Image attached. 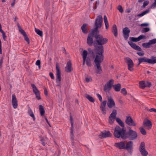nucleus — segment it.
Listing matches in <instances>:
<instances>
[{
    "label": "nucleus",
    "mask_w": 156,
    "mask_h": 156,
    "mask_svg": "<svg viewBox=\"0 0 156 156\" xmlns=\"http://www.w3.org/2000/svg\"><path fill=\"white\" fill-rule=\"evenodd\" d=\"M128 43L130 46L135 50H138L139 51H141L142 49L141 48L137 45L135 44L132 42L130 41H129Z\"/></svg>",
    "instance_id": "nucleus-21"
},
{
    "label": "nucleus",
    "mask_w": 156,
    "mask_h": 156,
    "mask_svg": "<svg viewBox=\"0 0 156 156\" xmlns=\"http://www.w3.org/2000/svg\"><path fill=\"white\" fill-rule=\"evenodd\" d=\"M39 109L41 115V116L44 115L45 112L44 107L41 105H39Z\"/></svg>",
    "instance_id": "nucleus-27"
},
{
    "label": "nucleus",
    "mask_w": 156,
    "mask_h": 156,
    "mask_svg": "<svg viewBox=\"0 0 156 156\" xmlns=\"http://www.w3.org/2000/svg\"><path fill=\"white\" fill-rule=\"evenodd\" d=\"M107 103V101L106 100L104 101L102 103H101L100 108H105V106Z\"/></svg>",
    "instance_id": "nucleus-40"
},
{
    "label": "nucleus",
    "mask_w": 156,
    "mask_h": 156,
    "mask_svg": "<svg viewBox=\"0 0 156 156\" xmlns=\"http://www.w3.org/2000/svg\"><path fill=\"white\" fill-rule=\"evenodd\" d=\"M103 22L102 17L101 15L98 16L95 19L94 26L95 27L92 30L91 35L95 36L96 35H100L99 34V31L98 30L101 27Z\"/></svg>",
    "instance_id": "nucleus-2"
},
{
    "label": "nucleus",
    "mask_w": 156,
    "mask_h": 156,
    "mask_svg": "<svg viewBox=\"0 0 156 156\" xmlns=\"http://www.w3.org/2000/svg\"><path fill=\"white\" fill-rule=\"evenodd\" d=\"M97 96L98 97V98L101 102H102V98L101 96L99 94H97Z\"/></svg>",
    "instance_id": "nucleus-55"
},
{
    "label": "nucleus",
    "mask_w": 156,
    "mask_h": 156,
    "mask_svg": "<svg viewBox=\"0 0 156 156\" xmlns=\"http://www.w3.org/2000/svg\"><path fill=\"white\" fill-rule=\"evenodd\" d=\"M99 4V0H98L96 2L95 5L94 7V10H95L97 9V6H98Z\"/></svg>",
    "instance_id": "nucleus-51"
},
{
    "label": "nucleus",
    "mask_w": 156,
    "mask_h": 156,
    "mask_svg": "<svg viewBox=\"0 0 156 156\" xmlns=\"http://www.w3.org/2000/svg\"><path fill=\"white\" fill-rule=\"evenodd\" d=\"M114 84V80L112 79L110 80L104 85L103 90L105 92H107L111 90Z\"/></svg>",
    "instance_id": "nucleus-10"
},
{
    "label": "nucleus",
    "mask_w": 156,
    "mask_h": 156,
    "mask_svg": "<svg viewBox=\"0 0 156 156\" xmlns=\"http://www.w3.org/2000/svg\"><path fill=\"white\" fill-rule=\"evenodd\" d=\"M96 39L94 41V46H96L97 45L103 46V45L106 44L108 42V39L104 38L101 35H96L94 36Z\"/></svg>",
    "instance_id": "nucleus-4"
},
{
    "label": "nucleus",
    "mask_w": 156,
    "mask_h": 156,
    "mask_svg": "<svg viewBox=\"0 0 156 156\" xmlns=\"http://www.w3.org/2000/svg\"><path fill=\"white\" fill-rule=\"evenodd\" d=\"M31 86L33 88V92L36 95V98L38 100L41 99V98L40 96V93L39 90L37 89L36 86L34 84L32 83Z\"/></svg>",
    "instance_id": "nucleus-13"
},
{
    "label": "nucleus",
    "mask_w": 156,
    "mask_h": 156,
    "mask_svg": "<svg viewBox=\"0 0 156 156\" xmlns=\"http://www.w3.org/2000/svg\"><path fill=\"white\" fill-rule=\"evenodd\" d=\"M125 149L129 153L131 154L133 149V142L132 141L130 140L126 143L125 145Z\"/></svg>",
    "instance_id": "nucleus-12"
},
{
    "label": "nucleus",
    "mask_w": 156,
    "mask_h": 156,
    "mask_svg": "<svg viewBox=\"0 0 156 156\" xmlns=\"http://www.w3.org/2000/svg\"><path fill=\"white\" fill-rule=\"evenodd\" d=\"M125 144L123 141L115 143V146L120 149H125Z\"/></svg>",
    "instance_id": "nucleus-23"
},
{
    "label": "nucleus",
    "mask_w": 156,
    "mask_h": 156,
    "mask_svg": "<svg viewBox=\"0 0 156 156\" xmlns=\"http://www.w3.org/2000/svg\"><path fill=\"white\" fill-rule=\"evenodd\" d=\"M44 94L46 96L48 95V92L47 90L46 87H44Z\"/></svg>",
    "instance_id": "nucleus-59"
},
{
    "label": "nucleus",
    "mask_w": 156,
    "mask_h": 156,
    "mask_svg": "<svg viewBox=\"0 0 156 156\" xmlns=\"http://www.w3.org/2000/svg\"><path fill=\"white\" fill-rule=\"evenodd\" d=\"M148 110H149V111L151 112H154L156 113V109L154 108H151L150 109H147Z\"/></svg>",
    "instance_id": "nucleus-61"
},
{
    "label": "nucleus",
    "mask_w": 156,
    "mask_h": 156,
    "mask_svg": "<svg viewBox=\"0 0 156 156\" xmlns=\"http://www.w3.org/2000/svg\"><path fill=\"white\" fill-rule=\"evenodd\" d=\"M121 92L124 95H126L127 94V92L125 88H123L121 89Z\"/></svg>",
    "instance_id": "nucleus-43"
},
{
    "label": "nucleus",
    "mask_w": 156,
    "mask_h": 156,
    "mask_svg": "<svg viewBox=\"0 0 156 156\" xmlns=\"http://www.w3.org/2000/svg\"><path fill=\"white\" fill-rule=\"evenodd\" d=\"M126 62L128 65V69L130 71L134 70L133 67L134 66V63L132 60L129 58H126Z\"/></svg>",
    "instance_id": "nucleus-14"
},
{
    "label": "nucleus",
    "mask_w": 156,
    "mask_h": 156,
    "mask_svg": "<svg viewBox=\"0 0 156 156\" xmlns=\"http://www.w3.org/2000/svg\"><path fill=\"white\" fill-rule=\"evenodd\" d=\"M119 124L123 128L125 126V125L124 122L122 121L120 122Z\"/></svg>",
    "instance_id": "nucleus-62"
},
{
    "label": "nucleus",
    "mask_w": 156,
    "mask_h": 156,
    "mask_svg": "<svg viewBox=\"0 0 156 156\" xmlns=\"http://www.w3.org/2000/svg\"><path fill=\"white\" fill-rule=\"evenodd\" d=\"M112 134L109 131L104 130L103 132H101L99 136L101 139H103L106 137L112 136Z\"/></svg>",
    "instance_id": "nucleus-15"
},
{
    "label": "nucleus",
    "mask_w": 156,
    "mask_h": 156,
    "mask_svg": "<svg viewBox=\"0 0 156 156\" xmlns=\"http://www.w3.org/2000/svg\"><path fill=\"white\" fill-rule=\"evenodd\" d=\"M149 24L147 23H144L141 24V27H147L148 25Z\"/></svg>",
    "instance_id": "nucleus-63"
},
{
    "label": "nucleus",
    "mask_w": 156,
    "mask_h": 156,
    "mask_svg": "<svg viewBox=\"0 0 156 156\" xmlns=\"http://www.w3.org/2000/svg\"><path fill=\"white\" fill-rule=\"evenodd\" d=\"M145 149V143L144 142H141L140 145L139 150V151H140Z\"/></svg>",
    "instance_id": "nucleus-31"
},
{
    "label": "nucleus",
    "mask_w": 156,
    "mask_h": 156,
    "mask_svg": "<svg viewBox=\"0 0 156 156\" xmlns=\"http://www.w3.org/2000/svg\"><path fill=\"white\" fill-rule=\"evenodd\" d=\"M138 37V41H140L141 40L143 39H145L146 38V36L143 35H141L139 36Z\"/></svg>",
    "instance_id": "nucleus-42"
},
{
    "label": "nucleus",
    "mask_w": 156,
    "mask_h": 156,
    "mask_svg": "<svg viewBox=\"0 0 156 156\" xmlns=\"http://www.w3.org/2000/svg\"><path fill=\"white\" fill-rule=\"evenodd\" d=\"M85 80L87 82H89L90 81H91L92 80V79L91 77H87L85 78Z\"/></svg>",
    "instance_id": "nucleus-56"
},
{
    "label": "nucleus",
    "mask_w": 156,
    "mask_h": 156,
    "mask_svg": "<svg viewBox=\"0 0 156 156\" xmlns=\"http://www.w3.org/2000/svg\"><path fill=\"white\" fill-rule=\"evenodd\" d=\"M85 97L90 102L94 103L95 101V99L92 97L90 96L89 95L87 94H85Z\"/></svg>",
    "instance_id": "nucleus-30"
},
{
    "label": "nucleus",
    "mask_w": 156,
    "mask_h": 156,
    "mask_svg": "<svg viewBox=\"0 0 156 156\" xmlns=\"http://www.w3.org/2000/svg\"><path fill=\"white\" fill-rule=\"evenodd\" d=\"M89 52V56L94 58L95 57V55L94 51L90 48H89L88 49Z\"/></svg>",
    "instance_id": "nucleus-29"
},
{
    "label": "nucleus",
    "mask_w": 156,
    "mask_h": 156,
    "mask_svg": "<svg viewBox=\"0 0 156 156\" xmlns=\"http://www.w3.org/2000/svg\"><path fill=\"white\" fill-rule=\"evenodd\" d=\"M18 27L19 31L22 34L23 36L25 35L26 34L25 32L23 30L20 25H18Z\"/></svg>",
    "instance_id": "nucleus-36"
},
{
    "label": "nucleus",
    "mask_w": 156,
    "mask_h": 156,
    "mask_svg": "<svg viewBox=\"0 0 156 156\" xmlns=\"http://www.w3.org/2000/svg\"><path fill=\"white\" fill-rule=\"evenodd\" d=\"M56 82L58 83L57 86L60 87L61 85V71L60 67L58 63L56 64Z\"/></svg>",
    "instance_id": "nucleus-8"
},
{
    "label": "nucleus",
    "mask_w": 156,
    "mask_h": 156,
    "mask_svg": "<svg viewBox=\"0 0 156 156\" xmlns=\"http://www.w3.org/2000/svg\"><path fill=\"white\" fill-rule=\"evenodd\" d=\"M70 114L69 116L71 124V127L70 128V136L71 139L72 140V145L74 146V139L73 134V120L72 116L71 115V113L70 112Z\"/></svg>",
    "instance_id": "nucleus-9"
},
{
    "label": "nucleus",
    "mask_w": 156,
    "mask_h": 156,
    "mask_svg": "<svg viewBox=\"0 0 156 156\" xmlns=\"http://www.w3.org/2000/svg\"><path fill=\"white\" fill-rule=\"evenodd\" d=\"M100 108L101 111H102L103 114H106V109L105 108Z\"/></svg>",
    "instance_id": "nucleus-53"
},
{
    "label": "nucleus",
    "mask_w": 156,
    "mask_h": 156,
    "mask_svg": "<svg viewBox=\"0 0 156 156\" xmlns=\"http://www.w3.org/2000/svg\"><path fill=\"white\" fill-rule=\"evenodd\" d=\"M72 63L70 61H69L67 63L66 66L65 67V71L67 73H70L73 70Z\"/></svg>",
    "instance_id": "nucleus-22"
},
{
    "label": "nucleus",
    "mask_w": 156,
    "mask_h": 156,
    "mask_svg": "<svg viewBox=\"0 0 156 156\" xmlns=\"http://www.w3.org/2000/svg\"><path fill=\"white\" fill-rule=\"evenodd\" d=\"M129 39L131 41H130L136 42L138 41V37H129Z\"/></svg>",
    "instance_id": "nucleus-39"
},
{
    "label": "nucleus",
    "mask_w": 156,
    "mask_h": 156,
    "mask_svg": "<svg viewBox=\"0 0 156 156\" xmlns=\"http://www.w3.org/2000/svg\"><path fill=\"white\" fill-rule=\"evenodd\" d=\"M150 12V10L149 9H148L146 10L145 11H144L142 12L140 14H139L137 15V16L139 17H141L143 16L144 15H145L147 14V13L149 12Z\"/></svg>",
    "instance_id": "nucleus-34"
},
{
    "label": "nucleus",
    "mask_w": 156,
    "mask_h": 156,
    "mask_svg": "<svg viewBox=\"0 0 156 156\" xmlns=\"http://www.w3.org/2000/svg\"><path fill=\"white\" fill-rule=\"evenodd\" d=\"M112 87L114 90L116 91H119L121 90V85L119 83H118L117 84H113Z\"/></svg>",
    "instance_id": "nucleus-24"
},
{
    "label": "nucleus",
    "mask_w": 156,
    "mask_h": 156,
    "mask_svg": "<svg viewBox=\"0 0 156 156\" xmlns=\"http://www.w3.org/2000/svg\"><path fill=\"white\" fill-rule=\"evenodd\" d=\"M29 115L33 118V120L35 121V117L33 113H31V114H30Z\"/></svg>",
    "instance_id": "nucleus-60"
},
{
    "label": "nucleus",
    "mask_w": 156,
    "mask_h": 156,
    "mask_svg": "<svg viewBox=\"0 0 156 156\" xmlns=\"http://www.w3.org/2000/svg\"><path fill=\"white\" fill-rule=\"evenodd\" d=\"M140 151L143 156H147L148 154L147 151L145 149Z\"/></svg>",
    "instance_id": "nucleus-37"
},
{
    "label": "nucleus",
    "mask_w": 156,
    "mask_h": 156,
    "mask_svg": "<svg viewBox=\"0 0 156 156\" xmlns=\"http://www.w3.org/2000/svg\"><path fill=\"white\" fill-rule=\"evenodd\" d=\"M104 19L105 26L106 29H108L109 27V24L106 16L105 15L104 16Z\"/></svg>",
    "instance_id": "nucleus-32"
},
{
    "label": "nucleus",
    "mask_w": 156,
    "mask_h": 156,
    "mask_svg": "<svg viewBox=\"0 0 156 156\" xmlns=\"http://www.w3.org/2000/svg\"><path fill=\"white\" fill-rule=\"evenodd\" d=\"M156 43V38L150 40L147 43H143L142 44V46L145 48H149L151 47V44H153Z\"/></svg>",
    "instance_id": "nucleus-16"
},
{
    "label": "nucleus",
    "mask_w": 156,
    "mask_h": 156,
    "mask_svg": "<svg viewBox=\"0 0 156 156\" xmlns=\"http://www.w3.org/2000/svg\"><path fill=\"white\" fill-rule=\"evenodd\" d=\"M126 129L124 128H121L119 126H116L114 131V136L116 138L121 137L124 139Z\"/></svg>",
    "instance_id": "nucleus-3"
},
{
    "label": "nucleus",
    "mask_w": 156,
    "mask_h": 156,
    "mask_svg": "<svg viewBox=\"0 0 156 156\" xmlns=\"http://www.w3.org/2000/svg\"><path fill=\"white\" fill-rule=\"evenodd\" d=\"M130 32V30L128 27H126L123 29L122 32L123 37L125 40H126L128 39Z\"/></svg>",
    "instance_id": "nucleus-17"
},
{
    "label": "nucleus",
    "mask_w": 156,
    "mask_h": 156,
    "mask_svg": "<svg viewBox=\"0 0 156 156\" xmlns=\"http://www.w3.org/2000/svg\"><path fill=\"white\" fill-rule=\"evenodd\" d=\"M28 114L29 115L30 114H31V113H33V112L30 108V107H29L28 108Z\"/></svg>",
    "instance_id": "nucleus-58"
},
{
    "label": "nucleus",
    "mask_w": 156,
    "mask_h": 156,
    "mask_svg": "<svg viewBox=\"0 0 156 156\" xmlns=\"http://www.w3.org/2000/svg\"><path fill=\"white\" fill-rule=\"evenodd\" d=\"M41 61L39 60H38L36 62V65L37 66H38L40 65H41Z\"/></svg>",
    "instance_id": "nucleus-64"
},
{
    "label": "nucleus",
    "mask_w": 156,
    "mask_h": 156,
    "mask_svg": "<svg viewBox=\"0 0 156 156\" xmlns=\"http://www.w3.org/2000/svg\"><path fill=\"white\" fill-rule=\"evenodd\" d=\"M125 122L128 125L131 126H135L136 125V123L130 116H127L126 117Z\"/></svg>",
    "instance_id": "nucleus-11"
},
{
    "label": "nucleus",
    "mask_w": 156,
    "mask_h": 156,
    "mask_svg": "<svg viewBox=\"0 0 156 156\" xmlns=\"http://www.w3.org/2000/svg\"><path fill=\"white\" fill-rule=\"evenodd\" d=\"M49 75L50 76L52 79L54 80L55 79V77L54 76L52 72H50L49 73Z\"/></svg>",
    "instance_id": "nucleus-57"
},
{
    "label": "nucleus",
    "mask_w": 156,
    "mask_h": 156,
    "mask_svg": "<svg viewBox=\"0 0 156 156\" xmlns=\"http://www.w3.org/2000/svg\"><path fill=\"white\" fill-rule=\"evenodd\" d=\"M12 107L14 108H17L18 106L17 101L12 102Z\"/></svg>",
    "instance_id": "nucleus-41"
},
{
    "label": "nucleus",
    "mask_w": 156,
    "mask_h": 156,
    "mask_svg": "<svg viewBox=\"0 0 156 156\" xmlns=\"http://www.w3.org/2000/svg\"><path fill=\"white\" fill-rule=\"evenodd\" d=\"M156 7V0H154V2L151 5V8H155Z\"/></svg>",
    "instance_id": "nucleus-48"
},
{
    "label": "nucleus",
    "mask_w": 156,
    "mask_h": 156,
    "mask_svg": "<svg viewBox=\"0 0 156 156\" xmlns=\"http://www.w3.org/2000/svg\"><path fill=\"white\" fill-rule=\"evenodd\" d=\"M139 87L140 88L144 89L146 87L145 82L144 81L139 82Z\"/></svg>",
    "instance_id": "nucleus-33"
},
{
    "label": "nucleus",
    "mask_w": 156,
    "mask_h": 156,
    "mask_svg": "<svg viewBox=\"0 0 156 156\" xmlns=\"http://www.w3.org/2000/svg\"><path fill=\"white\" fill-rule=\"evenodd\" d=\"M94 46L95 48L94 51L97 54L95 56L94 60V62L97 67L95 73L97 74H100L102 72L101 64L104 60V56L103 54L104 52V46L98 45H97L96 46Z\"/></svg>",
    "instance_id": "nucleus-1"
},
{
    "label": "nucleus",
    "mask_w": 156,
    "mask_h": 156,
    "mask_svg": "<svg viewBox=\"0 0 156 156\" xmlns=\"http://www.w3.org/2000/svg\"><path fill=\"white\" fill-rule=\"evenodd\" d=\"M140 63L142 62H147L149 64H154L156 63V57L152 56L151 58H146L145 57H140L138 59Z\"/></svg>",
    "instance_id": "nucleus-5"
},
{
    "label": "nucleus",
    "mask_w": 156,
    "mask_h": 156,
    "mask_svg": "<svg viewBox=\"0 0 156 156\" xmlns=\"http://www.w3.org/2000/svg\"><path fill=\"white\" fill-rule=\"evenodd\" d=\"M118 9L121 13H122L123 12V9L121 5H118Z\"/></svg>",
    "instance_id": "nucleus-46"
},
{
    "label": "nucleus",
    "mask_w": 156,
    "mask_h": 156,
    "mask_svg": "<svg viewBox=\"0 0 156 156\" xmlns=\"http://www.w3.org/2000/svg\"><path fill=\"white\" fill-rule=\"evenodd\" d=\"M150 30L149 28L148 27H145L143 28V31L144 32H147L149 31Z\"/></svg>",
    "instance_id": "nucleus-54"
},
{
    "label": "nucleus",
    "mask_w": 156,
    "mask_h": 156,
    "mask_svg": "<svg viewBox=\"0 0 156 156\" xmlns=\"http://www.w3.org/2000/svg\"><path fill=\"white\" fill-rule=\"evenodd\" d=\"M117 110L115 109H113L112 113L110 115L109 117L112 118L113 119H115L116 118V116L117 115Z\"/></svg>",
    "instance_id": "nucleus-28"
},
{
    "label": "nucleus",
    "mask_w": 156,
    "mask_h": 156,
    "mask_svg": "<svg viewBox=\"0 0 156 156\" xmlns=\"http://www.w3.org/2000/svg\"><path fill=\"white\" fill-rule=\"evenodd\" d=\"M138 137L137 133L136 131H133L130 132H126V131L125 135L124 140L128 139L130 140H136Z\"/></svg>",
    "instance_id": "nucleus-7"
},
{
    "label": "nucleus",
    "mask_w": 156,
    "mask_h": 156,
    "mask_svg": "<svg viewBox=\"0 0 156 156\" xmlns=\"http://www.w3.org/2000/svg\"><path fill=\"white\" fill-rule=\"evenodd\" d=\"M107 105L109 108L115 107V103L113 99L111 97H108V100Z\"/></svg>",
    "instance_id": "nucleus-18"
},
{
    "label": "nucleus",
    "mask_w": 156,
    "mask_h": 156,
    "mask_svg": "<svg viewBox=\"0 0 156 156\" xmlns=\"http://www.w3.org/2000/svg\"><path fill=\"white\" fill-rule=\"evenodd\" d=\"M112 32L113 33L114 35L116 37L118 35V30L116 25H113L112 27Z\"/></svg>",
    "instance_id": "nucleus-25"
},
{
    "label": "nucleus",
    "mask_w": 156,
    "mask_h": 156,
    "mask_svg": "<svg viewBox=\"0 0 156 156\" xmlns=\"http://www.w3.org/2000/svg\"><path fill=\"white\" fill-rule=\"evenodd\" d=\"M149 3V1L148 0L145 1L144 2L143 4V7H145L147 6Z\"/></svg>",
    "instance_id": "nucleus-50"
},
{
    "label": "nucleus",
    "mask_w": 156,
    "mask_h": 156,
    "mask_svg": "<svg viewBox=\"0 0 156 156\" xmlns=\"http://www.w3.org/2000/svg\"><path fill=\"white\" fill-rule=\"evenodd\" d=\"M87 54L88 52L87 51L84 50L83 51L82 53L83 65H84L86 62L87 65L89 67H90L92 66L91 59L89 57H87Z\"/></svg>",
    "instance_id": "nucleus-6"
},
{
    "label": "nucleus",
    "mask_w": 156,
    "mask_h": 156,
    "mask_svg": "<svg viewBox=\"0 0 156 156\" xmlns=\"http://www.w3.org/2000/svg\"><path fill=\"white\" fill-rule=\"evenodd\" d=\"M35 31L38 35H39L40 37H42L43 34L42 31L36 28H35Z\"/></svg>",
    "instance_id": "nucleus-35"
},
{
    "label": "nucleus",
    "mask_w": 156,
    "mask_h": 156,
    "mask_svg": "<svg viewBox=\"0 0 156 156\" xmlns=\"http://www.w3.org/2000/svg\"><path fill=\"white\" fill-rule=\"evenodd\" d=\"M143 125L146 127L149 130L151 128L152 124L151 121L147 119L144 120Z\"/></svg>",
    "instance_id": "nucleus-19"
},
{
    "label": "nucleus",
    "mask_w": 156,
    "mask_h": 156,
    "mask_svg": "<svg viewBox=\"0 0 156 156\" xmlns=\"http://www.w3.org/2000/svg\"><path fill=\"white\" fill-rule=\"evenodd\" d=\"M13 101H17L16 96L14 94H13L12 95V102Z\"/></svg>",
    "instance_id": "nucleus-47"
},
{
    "label": "nucleus",
    "mask_w": 156,
    "mask_h": 156,
    "mask_svg": "<svg viewBox=\"0 0 156 156\" xmlns=\"http://www.w3.org/2000/svg\"><path fill=\"white\" fill-rule=\"evenodd\" d=\"M3 59L4 58L3 57H2L1 58V59L0 60V68H2V65L3 62Z\"/></svg>",
    "instance_id": "nucleus-52"
},
{
    "label": "nucleus",
    "mask_w": 156,
    "mask_h": 156,
    "mask_svg": "<svg viewBox=\"0 0 156 156\" xmlns=\"http://www.w3.org/2000/svg\"><path fill=\"white\" fill-rule=\"evenodd\" d=\"M93 37L94 36H92L90 33L89 34L87 38V43L90 46H91L93 44H94Z\"/></svg>",
    "instance_id": "nucleus-20"
},
{
    "label": "nucleus",
    "mask_w": 156,
    "mask_h": 156,
    "mask_svg": "<svg viewBox=\"0 0 156 156\" xmlns=\"http://www.w3.org/2000/svg\"><path fill=\"white\" fill-rule=\"evenodd\" d=\"M151 83L148 81H147L145 82V86L146 87H151Z\"/></svg>",
    "instance_id": "nucleus-45"
},
{
    "label": "nucleus",
    "mask_w": 156,
    "mask_h": 156,
    "mask_svg": "<svg viewBox=\"0 0 156 156\" xmlns=\"http://www.w3.org/2000/svg\"><path fill=\"white\" fill-rule=\"evenodd\" d=\"M87 23H84L81 27V29L83 32L85 34H87Z\"/></svg>",
    "instance_id": "nucleus-26"
},
{
    "label": "nucleus",
    "mask_w": 156,
    "mask_h": 156,
    "mask_svg": "<svg viewBox=\"0 0 156 156\" xmlns=\"http://www.w3.org/2000/svg\"><path fill=\"white\" fill-rule=\"evenodd\" d=\"M140 133L142 134L145 135L146 134V132L145 130L142 127H140L139 128Z\"/></svg>",
    "instance_id": "nucleus-38"
},
{
    "label": "nucleus",
    "mask_w": 156,
    "mask_h": 156,
    "mask_svg": "<svg viewBox=\"0 0 156 156\" xmlns=\"http://www.w3.org/2000/svg\"><path fill=\"white\" fill-rule=\"evenodd\" d=\"M23 36L24 37L25 40L27 41L28 44H29L30 43V40L27 34H26L25 35H24Z\"/></svg>",
    "instance_id": "nucleus-44"
},
{
    "label": "nucleus",
    "mask_w": 156,
    "mask_h": 156,
    "mask_svg": "<svg viewBox=\"0 0 156 156\" xmlns=\"http://www.w3.org/2000/svg\"><path fill=\"white\" fill-rule=\"evenodd\" d=\"M112 118L109 117L108 119V122L109 123L111 124H112L114 121V119L113 118L112 119Z\"/></svg>",
    "instance_id": "nucleus-49"
}]
</instances>
